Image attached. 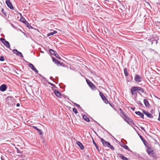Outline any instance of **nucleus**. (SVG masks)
Listing matches in <instances>:
<instances>
[{"label": "nucleus", "mask_w": 160, "mask_h": 160, "mask_svg": "<svg viewBox=\"0 0 160 160\" xmlns=\"http://www.w3.org/2000/svg\"><path fill=\"white\" fill-rule=\"evenodd\" d=\"M86 81L88 85L92 90H95L96 89V87L88 79H86Z\"/></svg>", "instance_id": "obj_4"}, {"label": "nucleus", "mask_w": 160, "mask_h": 160, "mask_svg": "<svg viewBox=\"0 0 160 160\" xmlns=\"http://www.w3.org/2000/svg\"><path fill=\"white\" fill-rule=\"evenodd\" d=\"M0 40L5 46L8 48H10V45L9 42L6 41L5 39L0 38Z\"/></svg>", "instance_id": "obj_2"}, {"label": "nucleus", "mask_w": 160, "mask_h": 160, "mask_svg": "<svg viewBox=\"0 0 160 160\" xmlns=\"http://www.w3.org/2000/svg\"><path fill=\"white\" fill-rule=\"evenodd\" d=\"M94 122H96L97 123V122L96 121H95V120H94Z\"/></svg>", "instance_id": "obj_55"}, {"label": "nucleus", "mask_w": 160, "mask_h": 160, "mask_svg": "<svg viewBox=\"0 0 160 160\" xmlns=\"http://www.w3.org/2000/svg\"><path fill=\"white\" fill-rule=\"evenodd\" d=\"M140 128L142 130L144 131L145 132V129L143 127H140Z\"/></svg>", "instance_id": "obj_42"}, {"label": "nucleus", "mask_w": 160, "mask_h": 160, "mask_svg": "<svg viewBox=\"0 0 160 160\" xmlns=\"http://www.w3.org/2000/svg\"><path fill=\"white\" fill-rule=\"evenodd\" d=\"M13 99L14 98L12 97H7V103L10 105H12V101Z\"/></svg>", "instance_id": "obj_9"}, {"label": "nucleus", "mask_w": 160, "mask_h": 160, "mask_svg": "<svg viewBox=\"0 0 160 160\" xmlns=\"http://www.w3.org/2000/svg\"><path fill=\"white\" fill-rule=\"evenodd\" d=\"M1 159L2 160H4V159L2 157H1Z\"/></svg>", "instance_id": "obj_50"}, {"label": "nucleus", "mask_w": 160, "mask_h": 160, "mask_svg": "<svg viewBox=\"0 0 160 160\" xmlns=\"http://www.w3.org/2000/svg\"><path fill=\"white\" fill-rule=\"evenodd\" d=\"M135 113L137 115H139L140 117L142 119H144V115L140 111H136L135 112Z\"/></svg>", "instance_id": "obj_20"}, {"label": "nucleus", "mask_w": 160, "mask_h": 160, "mask_svg": "<svg viewBox=\"0 0 160 160\" xmlns=\"http://www.w3.org/2000/svg\"><path fill=\"white\" fill-rule=\"evenodd\" d=\"M73 104L75 106H76L78 108H80L81 109H82V108L81 107V106L79 105H78V104H77L76 103H75V102H73Z\"/></svg>", "instance_id": "obj_31"}, {"label": "nucleus", "mask_w": 160, "mask_h": 160, "mask_svg": "<svg viewBox=\"0 0 160 160\" xmlns=\"http://www.w3.org/2000/svg\"><path fill=\"white\" fill-rule=\"evenodd\" d=\"M57 32L56 31H54L52 32L49 33L47 34V36L49 37L50 36L53 35L54 34L57 33Z\"/></svg>", "instance_id": "obj_25"}, {"label": "nucleus", "mask_w": 160, "mask_h": 160, "mask_svg": "<svg viewBox=\"0 0 160 160\" xmlns=\"http://www.w3.org/2000/svg\"><path fill=\"white\" fill-rule=\"evenodd\" d=\"M131 108L132 110L133 111H134L135 109V108H132L131 107Z\"/></svg>", "instance_id": "obj_48"}, {"label": "nucleus", "mask_w": 160, "mask_h": 160, "mask_svg": "<svg viewBox=\"0 0 160 160\" xmlns=\"http://www.w3.org/2000/svg\"><path fill=\"white\" fill-rule=\"evenodd\" d=\"M20 104L19 103H18L16 105V106L17 107H19L20 106Z\"/></svg>", "instance_id": "obj_45"}, {"label": "nucleus", "mask_w": 160, "mask_h": 160, "mask_svg": "<svg viewBox=\"0 0 160 160\" xmlns=\"http://www.w3.org/2000/svg\"><path fill=\"white\" fill-rule=\"evenodd\" d=\"M52 61L53 62L55 63L57 65H58V64L61 65L62 63L60 61H59L58 60L54 58H52Z\"/></svg>", "instance_id": "obj_16"}, {"label": "nucleus", "mask_w": 160, "mask_h": 160, "mask_svg": "<svg viewBox=\"0 0 160 160\" xmlns=\"http://www.w3.org/2000/svg\"><path fill=\"white\" fill-rule=\"evenodd\" d=\"M7 87L5 84H2L0 86V90L2 92L5 91L7 89Z\"/></svg>", "instance_id": "obj_13"}, {"label": "nucleus", "mask_w": 160, "mask_h": 160, "mask_svg": "<svg viewBox=\"0 0 160 160\" xmlns=\"http://www.w3.org/2000/svg\"><path fill=\"white\" fill-rule=\"evenodd\" d=\"M20 21L24 23L26 25L28 23V22L27 21L25 18L23 17H21Z\"/></svg>", "instance_id": "obj_17"}, {"label": "nucleus", "mask_w": 160, "mask_h": 160, "mask_svg": "<svg viewBox=\"0 0 160 160\" xmlns=\"http://www.w3.org/2000/svg\"><path fill=\"white\" fill-rule=\"evenodd\" d=\"M54 55L57 58H58V59H60L61 58L59 56V55L57 53H56Z\"/></svg>", "instance_id": "obj_36"}, {"label": "nucleus", "mask_w": 160, "mask_h": 160, "mask_svg": "<svg viewBox=\"0 0 160 160\" xmlns=\"http://www.w3.org/2000/svg\"><path fill=\"white\" fill-rule=\"evenodd\" d=\"M5 58L3 56H1L0 57V61H3L4 60Z\"/></svg>", "instance_id": "obj_38"}, {"label": "nucleus", "mask_w": 160, "mask_h": 160, "mask_svg": "<svg viewBox=\"0 0 160 160\" xmlns=\"http://www.w3.org/2000/svg\"><path fill=\"white\" fill-rule=\"evenodd\" d=\"M157 39L158 38L157 37H156L155 38H154L153 37H152L149 40V42L151 43V45L152 44L156 45L158 43Z\"/></svg>", "instance_id": "obj_6"}, {"label": "nucleus", "mask_w": 160, "mask_h": 160, "mask_svg": "<svg viewBox=\"0 0 160 160\" xmlns=\"http://www.w3.org/2000/svg\"><path fill=\"white\" fill-rule=\"evenodd\" d=\"M143 101H144V104L145 105V106L147 107H149L150 106V105H149V103L148 101V100H147L146 99H143Z\"/></svg>", "instance_id": "obj_22"}, {"label": "nucleus", "mask_w": 160, "mask_h": 160, "mask_svg": "<svg viewBox=\"0 0 160 160\" xmlns=\"http://www.w3.org/2000/svg\"><path fill=\"white\" fill-rule=\"evenodd\" d=\"M52 79L53 78L52 77H50V79L51 80H52Z\"/></svg>", "instance_id": "obj_49"}, {"label": "nucleus", "mask_w": 160, "mask_h": 160, "mask_svg": "<svg viewBox=\"0 0 160 160\" xmlns=\"http://www.w3.org/2000/svg\"><path fill=\"white\" fill-rule=\"evenodd\" d=\"M39 75L41 77H42V76L41 74H39Z\"/></svg>", "instance_id": "obj_51"}, {"label": "nucleus", "mask_w": 160, "mask_h": 160, "mask_svg": "<svg viewBox=\"0 0 160 160\" xmlns=\"http://www.w3.org/2000/svg\"><path fill=\"white\" fill-rule=\"evenodd\" d=\"M83 118L86 122H89L90 121V119L88 118V117H87V116L85 115H83L82 116Z\"/></svg>", "instance_id": "obj_24"}, {"label": "nucleus", "mask_w": 160, "mask_h": 160, "mask_svg": "<svg viewBox=\"0 0 160 160\" xmlns=\"http://www.w3.org/2000/svg\"><path fill=\"white\" fill-rule=\"evenodd\" d=\"M124 116L126 118H128V117L125 115H124Z\"/></svg>", "instance_id": "obj_52"}, {"label": "nucleus", "mask_w": 160, "mask_h": 160, "mask_svg": "<svg viewBox=\"0 0 160 160\" xmlns=\"http://www.w3.org/2000/svg\"><path fill=\"white\" fill-rule=\"evenodd\" d=\"M92 142H93V143L94 144V145L95 146V147L99 151V147H98V145H97V143L95 142V141H94V140H93V138H92Z\"/></svg>", "instance_id": "obj_28"}, {"label": "nucleus", "mask_w": 160, "mask_h": 160, "mask_svg": "<svg viewBox=\"0 0 160 160\" xmlns=\"http://www.w3.org/2000/svg\"><path fill=\"white\" fill-rule=\"evenodd\" d=\"M95 133H96V134H97L96 132H95Z\"/></svg>", "instance_id": "obj_59"}, {"label": "nucleus", "mask_w": 160, "mask_h": 160, "mask_svg": "<svg viewBox=\"0 0 160 160\" xmlns=\"http://www.w3.org/2000/svg\"><path fill=\"white\" fill-rule=\"evenodd\" d=\"M155 152L153 151V150H152V152H151V153H150V154H152V153L154 154L155 153Z\"/></svg>", "instance_id": "obj_46"}, {"label": "nucleus", "mask_w": 160, "mask_h": 160, "mask_svg": "<svg viewBox=\"0 0 160 160\" xmlns=\"http://www.w3.org/2000/svg\"><path fill=\"white\" fill-rule=\"evenodd\" d=\"M56 78H57L58 80V77H56Z\"/></svg>", "instance_id": "obj_53"}, {"label": "nucleus", "mask_w": 160, "mask_h": 160, "mask_svg": "<svg viewBox=\"0 0 160 160\" xmlns=\"http://www.w3.org/2000/svg\"><path fill=\"white\" fill-rule=\"evenodd\" d=\"M13 52L14 54H16L17 55L20 57L22 58H23V56L22 55V53L18 51L16 49L13 50Z\"/></svg>", "instance_id": "obj_7"}, {"label": "nucleus", "mask_w": 160, "mask_h": 160, "mask_svg": "<svg viewBox=\"0 0 160 160\" xmlns=\"http://www.w3.org/2000/svg\"><path fill=\"white\" fill-rule=\"evenodd\" d=\"M73 112L75 114H77L78 113V111L75 108H73L72 109Z\"/></svg>", "instance_id": "obj_37"}, {"label": "nucleus", "mask_w": 160, "mask_h": 160, "mask_svg": "<svg viewBox=\"0 0 160 160\" xmlns=\"http://www.w3.org/2000/svg\"><path fill=\"white\" fill-rule=\"evenodd\" d=\"M108 148H109L111 149L112 150H114V147L112 146L111 145L110 143L109 144V145Z\"/></svg>", "instance_id": "obj_32"}, {"label": "nucleus", "mask_w": 160, "mask_h": 160, "mask_svg": "<svg viewBox=\"0 0 160 160\" xmlns=\"http://www.w3.org/2000/svg\"><path fill=\"white\" fill-rule=\"evenodd\" d=\"M27 27L29 29H32L33 28V27L32 26H31L28 22L27 24L26 25Z\"/></svg>", "instance_id": "obj_35"}, {"label": "nucleus", "mask_w": 160, "mask_h": 160, "mask_svg": "<svg viewBox=\"0 0 160 160\" xmlns=\"http://www.w3.org/2000/svg\"><path fill=\"white\" fill-rule=\"evenodd\" d=\"M49 52L52 55H54L56 52H55L54 50H53V49H50L49 50Z\"/></svg>", "instance_id": "obj_30"}, {"label": "nucleus", "mask_w": 160, "mask_h": 160, "mask_svg": "<svg viewBox=\"0 0 160 160\" xmlns=\"http://www.w3.org/2000/svg\"><path fill=\"white\" fill-rule=\"evenodd\" d=\"M32 127L34 129H35L36 130H37L38 131V132L39 133V134H42V132L41 130L39 129V128H38L34 126H32Z\"/></svg>", "instance_id": "obj_18"}, {"label": "nucleus", "mask_w": 160, "mask_h": 160, "mask_svg": "<svg viewBox=\"0 0 160 160\" xmlns=\"http://www.w3.org/2000/svg\"><path fill=\"white\" fill-rule=\"evenodd\" d=\"M48 84H49L51 86H53V87H54L55 88L56 87L55 85L54 84H53L49 82H48Z\"/></svg>", "instance_id": "obj_39"}, {"label": "nucleus", "mask_w": 160, "mask_h": 160, "mask_svg": "<svg viewBox=\"0 0 160 160\" xmlns=\"http://www.w3.org/2000/svg\"><path fill=\"white\" fill-rule=\"evenodd\" d=\"M29 67L33 71L37 73H38V71L34 67L33 65L31 63H29L28 64Z\"/></svg>", "instance_id": "obj_12"}, {"label": "nucleus", "mask_w": 160, "mask_h": 160, "mask_svg": "<svg viewBox=\"0 0 160 160\" xmlns=\"http://www.w3.org/2000/svg\"><path fill=\"white\" fill-rule=\"evenodd\" d=\"M119 155V158L122 160H128V158L123 156L122 154H120Z\"/></svg>", "instance_id": "obj_23"}, {"label": "nucleus", "mask_w": 160, "mask_h": 160, "mask_svg": "<svg viewBox=\"0 0 160 160\" xmlns=\"http://www.w3.org/2000/svg\"><path fill=\"white\" fill-rule=\"evenodd\" d=\"M6 3L9 8L11 9L14 10V8L12 6V3L10 2V0H6Z\"/></svg>", "instance_id": "obj_10"}, {"label": "nucleus", "mask_w": 160, "mask_h": 160, "mask_svg": "<svg viewBox=\"0 0 160 160\" xmlns=\"http://www.w3.org/2000/svg\"><path fill=\"white\" fill-rule=\"evenodd\" d=\"M132 94V95H136L137 93L136 92H137L139 94L142 96L141 93H145V92L144 91L143 89L140 87H132L131 88V90Z\"/></svg>", "instance_id": "obj_1"}, {"label": "nucleus", "mask_w": 160, "mask_h": 160, "mask_svg": "<svg viewBox=\"0 0 160 160\" xmlns=\"http://www.w3.org/2000/svg\"><path fill=\"white\" fill-rule=\"evenodd\" d=\"M121 110H122V109H120V111H121Z\"/></svg>", "instance_id": "obj_57"}, {"label": "nucleus", "mask_w": 160, "mask_h": 160, "mask_svg": "<svg viewBox=\"0 0 160 160\" xmlns=\"http://www.w3.org/2000/svg\"><path fill=\"white\" fill-rule=\"evenodd\" d=\"M141 77L138 74H136L134 77V80L138 83L140 82L142 80Z\"/></svg>", "instance_id": "obj_8"}, {"label": "nucleus", "mask_w": 160, "mask_h": 160, "mask_svg": "<svg viewBox=\"0 0 160 160\" xmlns=\"http://www.w3.org/2000/svg\"><path fill=\"white\" fill-rule=\"evenodd\" d=\"M158 119L160 122V113H159V117H158Z\"/></svg>", "instance_id": "obj_44"}, {"label": "nucleus", "mask_w": 160, "mask_h": 160, "mask_svg": "<svg viewBox=\"0 0 160 160\" xmlns=\"http://www.w3.org/2000/svg\"><path fill=\"white\" fill-rule=\"evenodd\" d=\"M138 135H139V137L140 138V139H141V140H142V142H143V143L146 146H147V144H148V142H147V141H146L144 138H143L141 136V135H140L139 134V133H138Z\"/></svg>", "instance_id": "obj_15"}, {"label": "nucleus", "mask_w": 160, "mask_h": 160, "mask_svg": "<svg viewBox=\"0 0 160 160\" xmlns=\"http://www.w3.org/2000/svg\"><path fill=\"white\" fill-rule=\"evenodd\" d=\"M128 121L129 122H130L131 123H132V124L134 125L135 126H136L135 125L134 123V122H133V121H132V120L131 119V118H128Z\"/></svg>", "instance_id": "obj_34"}, {"label": "nucleus", "mask_w": 160, "mask_h": 160, "mask_svg": "<svg viewBox=\"0 0 160 160\" xmlns=\"http://www.w3.org/2000/svg\"><path fill=\"white\" fill-rule=\"evenodd\" d=\"M1 12H2V13L4 15H6V12L4 11V9L2 8Z\"/></svg>", "instance_id": "obj_40"}, {"label": "nucleus", "mask_w": 160, "mask_h": 160, "mask_svg": "<svg viewBox=\"0 0 160 160\" xmlns=\"http://www.w3.org/2000/svg\"><path fill=\"white\" fill-rule=\"evenodd\" d=\"M149 156L152 157L153 159H157V156L155 154V153L154 154L152 153V154H150V155Z\"/></svg>", "instance_id": "obj_26"}, {"label": "nucleus", "mask_w": 160, "mask_h": 160, "mask_svg": "<svg viewBox=\"0 0 160 160\" xmlns=\"http://www.w3.org/2000/svg\"><path fill=\"white\" fill-rule=\"evenodd\" d=\"M54 93L56 95L58 98H60L61 97V94L60 92L56 90L54 91Z\"/></svg>", "instance_id": "obj_19"}, {"label": "nucleus", "mask_w": 160, "mask_h": 160, "mask_svg": "<svg viewBox=\"0 0 160 160\" xmlns=\"http://www.w3.org/2000/svg\"><path fill=\"white\" fill-rule=\"evenodd\" d=\"M15 148L17 150V152L18 153H21V152L19 150V149L18 148L15 147Z\"/></svg>", "instance_id": "obj_41"}, {"label": "nucleus", "mask_w": 160, "mask_h": 160, "mask_svg": "<svg viewBox=\"0 0 160 160\" xmlns=\"http://www.w3.org/2000/svg\"><path fill=\"white\" fill-rule=\"evenodd\" d=\"M77 145L79 146L81 149L82 150L84 148V147L82 144L79 141H78L76 142Z\"/></svg>", "instance_id": "obj_21"}, {"label": "nucleus", "mask_w": 160, "mask_h": 160, "mask_svg": "<svg viewBox=\"0 0 160 160\" xmlns=\"http://www.w3.org/2000/svg\"><path fill=\"white\" fill-rule=\"evenodd\" d=\"M41 78L44 80H45V79H46L45 78L43 77V76H42V77Z\"/></svg>", "instance_id": "obj_47"}, {"label": "nucleus", "mask_w": 160, "mask_h": 160, "mask_svg": "<svg viewBox=\"0 0 160 160\" xmlns=\"http://www.w3.org/2000/svg\"><path fill=\"white\" fill-rule=\"evenodd\" d=\"M121 146L123 148H124L125 149H127L128 151L132 152V151L127 146L125 145H122Z\"/></svg>", "instance_id": "obj_27"}, {"label": "nucleus", "mask_w": 160, "mask_h": 160, "mask_svg": "<svg viewBox=\"0 0 160 160\" xmlns=\"http://www.w3.org/2000/svg\"><path fill=\"white\" fill-rule=\"evenodd\" d=\"M142 112L145 114L146 115L148 118H153V116H152V114L149 112L148 111H146L145 110H142Z\"/></svg>", "instance_id": "obj_11"}, {"label": "nucleus", "mask_w": 160, "mask_h": 160, "mask_svg": "<svg viewBox=\"0 0 160 160\" xmlns=\"http://www.w3.org/2000/svg\"><path fill=\"white\" fill-rule=\"evenodd\" d=\"M137 103L141 107H143V105L142 103L140 101H138L137 102Z\"/></svg>", "instance_id": "obj_33"}, {"label": "nucleus", "mask_w": 160, "mask_h": 160, "mask_svg": "<svg viewBox=\"0 0 160 160\" xmlns=\"http://www.w3.org/2000/svg\"><path fill=\"white\" fill-rule=\"evenodd\" d=\"M66 97V96H64V98H65Z\"/></svg>", "instance_id": "obj_58"}, {"label": "nucleus", "mask_w": 160, "mask_h": 160, "mask_svg": "<svg viewBox=\"0 0 160 160\" xmlns=\"http://www.w3.org/2000/svg\"><path fill=\"white\" fill-rule=\"evenodd\" d=\"M124 72L125 76H127L128 75V72L127 68H124Z\"/></svg>", "instance_id": "obj_29"}, {"label": "nucleus", "mask_w": 160, "mask_h": 160, "mask_svg": "<svg viewBox=\"0 0 160 160\" xmlns=\"http://www.w3.org/2000/svg\"><path fill=\"white\" fill-rule=\"evenodd\" d=\"M98 124H99L101 127V126L99 124V123H98Z\"/></svg>", "instance_id": "obj_54"}, {"label": "nucleus", "mask_w": 160, "mask_h": 160, "mask_svg": "<svg viewBox=\"0 0 160 160\" xmlns=\"http://www.w3.org/2000/svg\"><path fill=\"white\" fill-rule=\"evenodd\" d=\"M153 150V148L151 147H147V149L146 150V152L148 154L150 155V154L151 153V152Z\"/></svg>", "instance_id": "obj_14"}, {"label": "nucleus", "mask_w": 160, "mask_h": 160, "mask_svg": "<svg viewBox=\"0 0 160 160\" xmlns=\"http://www.w3.org/2000/svg\"><path fill=\"white\" fill-rule=\"evenodd\" d=\"M85 157L86 158L88 159L89 158V155H86L85 156Z\"/></svg>", "instance_id": "obj_43"}, {"label": "nucleus", "mask_w": 160, "mask_h": 160, "mask_svg": "<svg viewBox=\"0 0 160 160\" xmlns=\"http://www.w3.org/2000/svg\"><path fill=\"white\" fill-rule=\"evenodd\" d=\"M99 95L101 97L103 101L106 104L108 102V101L106 98L104 96V94L101 92H99Z\"/></svg>", "instance_id": "obj_5"}, {"label": "nucleus", "mask_w": 160, "mask_h": 160, "mask_svg": "<svg viewBox=\"0 0 160 160\" xmlns=\"http://www.w3.org/2000/svg\"><path fill=\"white\" fill-rule=\"evenodd\" d=\"M97 135L98 137L100 139L101 141L102 142L103 146L105 147H107L108 148L110 143L108 142L105 141L103 138H101L98 134H97Z\"/></svg>", "instance_id": "obj_3"}, {"label": "nucleus", "mask_w": 160, "mask_h": 160, "mask_svg": "<svg viewBox=\"0 0 160 160\" xmlns=\"http://www.w3.org/2000/svg\"><path fill=\"white\" fill-rule=\"evenodd\" d=\"M104 160H107L106 158H104Z\"/></svg>", "instance_id": "obj_56"}]
</instances>
